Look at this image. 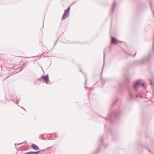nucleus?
<instances>
[{"instance_id":"nucleus-1","label":"nucleus","mask_w":154,"mask_h":154,"mask_svg":"<svg viewBox=\"0 0 154 154\" xmlns=\"http://www.w3.org/2000/svg\"><path fill=\"white\" fill-rule=\"evenodd\" d=\"M141 80H139L134 82L133 86V90L132 92H129V97L130 99H133L134 94H135L136 98H144L145 95L142 93L141 91L139 89V87L142 86L146 88L144 83L141 82Z\"/></svg>"},{"instance_id":"nucleus-2","label":"nucleus","mask_w":154,"mask_h":154,"mask_svg":"<svg viewBox=\"0 0 154 154\" xmlns=\"http://www.w3.org/2000/svg\"><path fill=\"white\" fill-rule=\"evenodd\" d=\"M122 111L121 109L119 107L118 112L116 111H111L109 114L108 115L107 118H106L107 121H111V123H114L117 119L120 116Z\"/></svg>"},{"instance_id":"nucleus-3","label":"nucleus","mask_w":154,"mask_h":154,"mask_svg":"<svg viewBox=\"0 0 154 154\" xmlns=\"http://www.w3.org/2000/svg\"><path fill=\"white\" fill-rule=\"evenodd\" d=\"M151 58V54H150L144 56L140 60L136 61L135 64L137 65L142 64L146 62L149 61Z\"/></svg>"},{"instance_id":"nucleus-4","label":"nucleus","mask_w":154,"mask_h":154,"mask_svg":"<svg viewBox=\"0 0 154 154\" xmlns=\"http://www.w3.org/2000/svg\"><path fill=\"white\" fill-rule=\"evenodd\" d=\"M70 9V6H69L65 11L62 18V20H64L68 18L69 16V13Z\"/></svg>"},{"instance_id":"nucleus-5","label":"nucleus","mask_w":154,"mask_h":154,"mask_svg":"<svg viewBox=\"0 0 154 154\" xmlns=\"http://www.w3.org/2000/svg\"><path fill=\"white\" fill-rule=\"evenodd\" d=\"M111 44H116L119 42H120L119 41H118L117 39L114 37H111Z\"/></svg>"},{"instance_id":"nucleus-6","label":"nucleus","mask_w":154,"mask_h":154,"mask_svg":"<svg viewBox=\"0 0 154 154\" xmlns=\"http://www.w3.org/2000/svg\"><path fill=\"white\" fill-rule=\"evenodd\" d=\"M41 78L45 80V82L47 84H48L49 80V76L48 75H46L44 76H42Z\"/></svg>"},{"instance_id":"nucleus-7","label":"nucleus","mask_w":154,"mask_h":154,"mask_svg":"<svg viewBox=\"0 0 154 154\" xmlns=\"http://www.w3.org/2000/svg\"><path fill=\"white\" fill-rule=\"evenodd\" d=\"M126 86V85L125 83L124 82H123L122 84H120L119 88L120 90V93H122L121 90L124 88Z\"/></svg>"},{"instance_id":"nucleus-8","label":"nucleus","mask_w":154,"mask_h":154,"mask_svg":"<svg viewBox=\"0 0 154 154\" xmlns=\"http://www.w3.org/2000/svg\"><path fill=\"white\" fill-rule=\"evenodd\" d=\"M31 147L34 149L38 150L39 149V148L37 145L35 144H32L31 145Z\"/></svg>"},{"instance_id":"nucleus-9","label":"nucleus","mask_w":154,"mask_h":154,"mask_svg":"<svg viewBox=\"0 0 154 154\" xmlns=\"http://www.w3.org/2000/svg\"><path fill=\"white\" fill-rule=\"evenodd\" d=\"M100 141H99L98 143V145L100 146L103 144V137L102 136L100 137Z\"/></svg>"},{"instance_id":"nucleus-10","label":"nucleus","mask_w":154,"mask_h":154,"mask_svg":"<svg viewBox=\"0 0 154 154\" xmlns=\"http://www.w3.org/2000/svg\"><path fill=\"white\" fill-rule=\"evenodd\" d=\"M116 5V2H115V1H114L113 2V4L112 5V7L111 9V13L112 14V12L114 11V10L115 8V6Z\"/></svg>"},{"instance_id":"nucleus-11","label":"nucleus","mask_w":154,"mask_h":154,"mask_svg":"<svg viewBox=\"0 0 154 154\" xmlns=\"http://www.w3.org/2000/svg\"><path fill=\"white\" fill-rule=\"evenodd\" d=\"M23 143H19V144H17L16 143L15 145V147L17 149H19L21 147V146H20L21 144H22Z\"/></svg>"},{"instance_id":"nucleus-12","label":"nucleus","mask_w":154,"mask_h":154,"mask_svg":"<svg viewBox=\"0 0 154 154\" xmlns=\"http://www.w3.org/2000/svg\"><path fill=\"white\" fill-rule=\"evenodd\" d=\"M118 98L117 97H116V99H115V100L114 101V102H113V103L112 104V108H113V107L114 106L115 104L117 103V102H118Z\"/></svg>"},{"instance_id":"nucleus-13","label":"nucleus","mask_w":154,"mask_h":154,"mask_svg":"<svg viewBox=\"0 0 154 154\" xmlns=\"http://www.w3.org/2000/svg\"><path fill=\"white\" fill-rule=\"evenodd\" d=\"M100 150L101 148L100 147H99L97 149L96 152L93 154H97L100 151Z\"/></svg>"},{"instance_id":"nucleus-14","label":"nucleus","mask_w":154,"mask_h":154,"mask_svg":"<svg viewBox=\"0 0 154 154\" xmlns=\"http://www.w3.org/2000/svg\"><path fill=\"white\" fill-rule=\"evenodd\" d=\"M149 80L150 82V85H152L154 83V79H149Z\"/></svg>"},{"instance_id":"nucleus-15","label":"nucleus","mask_w":154,"mask_h":154,"mask_svg":"<svg viewBox=\"0 0 154 154\" xmlns=\"http://www.w3.org/2000/svg\"><path fill=\"white\" fill-rule=\"evenodd\" d=\"M107 125V124H106L105 126V129H107L109 131H110V133H111V131H110V130H109L108 128L109 127V126H108V125Z\"/></svg>"},{"instance_id":"nucleus-16","label":"nucleus","mask_w":154,"mask_h":154,"mask_svg":"<svg viewBox=\"0 0 154 154\" xmlns=\"http://www.w3.org/2000/svg\"><path fill=\"white\" fill-rule=\"evenodd\" d=\"M40 152V151H38L36 152H33L32 151L33 154H38Z\"/></svg>"},{"instance_id":"nucleus-17","label":"nucleus","mask_w":154,"mask_h":154,"mask_svg":"<svg viewBox=\"0 0 154 154\" xmlns=\"http://www.w3.org/2000/svg\"><path fill=\"white\" fill-rule=\"evenodd\" d=\"M24 154H33V152L32 151H30L26 152Z\"/></svg>"},{"instance_id":"nucleus-18","label":"nucleus","mask_w":154,"mask_h":154,"mask_svg":"<svg viewBox=\"0 0 154 154\" xmlns=\"http://www.w3.org/2000/svg\"><path fill=\"white\" fill-rule=\"evenodd\" d=\"M24 68V66H22L20 69V71H22Z\"/></svg>"},{"instance_id":"nucleus-19","label":"nucleus","mask_w":154,"mask_h":154,"mask_svg":"<svg viewBox=\"0 0 154 154\" xmlns=\"http://www.w3.org/2000/svg\"><path fill=\"white\" fill-rule=\"evenodd\" d=\"M149 4L150 5L151 8L152 9V3L151 2H149Z\"/></svg>"},{"instance_id":"nucleus-20","label":"nucleus","mask_w":154,"mask_h":154,"mask_svg":"<svg viewBox=\"0 0 154 154\" xmlns=\"http://www.w3.org/2000/svg\"><path fill=\"white\" fill-rule=\"evenodd\" d=\"M106 49H105L104 50V60H105V51Z\"/></svg>"},{"instance_id":"nucleus-21","label":"nucleus","mask_w":154,"mask_h":154,"mask_svg":"<svg viewBox=\"0 0 154 154\" xmlns=\"http://www.w3.org/2000/svg\"><path fill=\"white\" fill-rule=\"evenodd\" d=\"M85 83H86L87 82V79H86V75H85Z\"/></svg>"},{"instance_id":"nucleus-22","label":"nucleus","mask_w":154,"mask_h":154,"mask_svg":"<svg viewBox=\"0 0 154 154\" xmlns=\"http://www.w3.org/2000/svg\"><path fill=\"white\" fill-rule=\"evenodd\" d=\"M59 137V136L57 137H55L54 136V138L53 139H57V138Z\"/></svg>"},{"instance_id":"nucleus-23","label":"nucleus","mask_w":154,"mask_h":154,"mask_svg":"<svg viewBox=\"0 0 154 154\" xmlns=\"http://www.w3.org/2000/svg\"><path fill=\"white\" fill-rule=\"evenodd\" d=\"M136 53H137V52H136V51L135 54L134 55L133 57H134L135 56V55L136 54Z\"/></svg>"},{"instance_id":"nucleus-24","label":"nucleus","mask_w":154,"mask_h":154,"mask_svg":"<svg viewBox=\"0 0 154 154\" xmlns=\"http://www.w3.org/2000/svg\"><path fill=\"white\" fill-rule=\"evenodd\" d=\"M126 79L127 81H129V79L128 78L126 77Z\"/></svg>"},{"instance_id":"nucleus-25","label":"nucleus","mask_w":154,"mask_h":154,"mask_svg":"<svg viewBox=\"0 0 154 154\" xmlns=\"http://www.w3.org/2000/svg\"><path fill=\"white\" fill-rule=\"evenodd\" d=\"M12 101H13V102H15V100H14V99H12Z\"/></svg>"},{"instance_id":"nucleus-26","label":"nucleus","mask_w":154,"mask_h":154,"mask_svg":"<svg viewBox=\"0 0 154 154\" xmlns=\"http://www.w3.org/2000/svg\"><path fill=\"white\" fill-rule=\"evenodd\" d=\"M57 132H54V134H57Z\"/></svg>"},{"instance_id":"nucleus-27","label":"nucleus","mask_w":154,"mask_h":154,"mask_svg":"<svg viewBox=\"0 0 154 154\" xmlns=\"http://www.w3.org/2000/svg\"><path fill=\"white\" fill-rule=\"evenodd\" d=\"M16 103H17L18 105V103H19L18 102V101H17L16 102Z\"/></svg>"},{"instance_id":"nucleus-28","label":"nucleus","mask_w":154,"mask_h":154,"mask_svg":"<svg viewBox=\"0 0 154 154\" xmlns=\"http://www.w3.org/2000/svg\"><path fill=\"white\" fill-rule=\"evenodd\" d=\"M57 44V42L54 44V46H55Z\"/></svg>"},{"instance_id":"nucleus-29","label":"nucleus","mask_w":154,"mask_h":154,"mask_svg":"<svg viewBox=\"0 0 154 154\" xmlns=\"http://www.w3.org/2000/svg\"><path fill=\"white\" fill-rule=\"evenodd\" d=\"M41 136L44 137V134H42L41 135Z\"/></svg>"},{"instance_id":"nucleus-30","label":"nucleus","mask_w":154,"mask_h":154,"mask_svg":"<svg viewBox=\"0 0 154 154\" xmlns=\"http://www.w3.org/2000/svg\"><path fill=\"white\" fill-rule=\"evenodd\" d=\"M85 88H89L88 87H87L86 86H85Z\"/></svg>"},{"instance_id":"nucleus-31","label":"nucleus","mask_w":154,"mask_h":154,"mask_svg":"<svg viewBox=\"0 0 154 154\" xmlns=\"http://www.w3.org/2000/svg\"><path fill=\"white\" fill-rule=\"evenodd\" d=\"M104 146L105 147H106V146H107V145H104Z\"/></svg>"},{"instance_id":"nucleus-32","label":"nucleus","mask_w":154,"mask_h":154,"mask_svg":"<svg viewBox=\"0 0 154 154\" xmlns=\"http://www.w3.org/2000/svg\"><path fill=\"white\" fill-rule=\"evenodd\" d=\"M109 47H110V48H111V46L110 45V46Z\"/></svg>"},{"instance_id":"nucleus-33","label":"nucleus","mask_w":154,"mask_h":154,"mask_svg":"<svg viewBox=\"0 0 154 154\" xmlns=\"http://www.w3.org/2000/svg\"><path fill=\"white\" fill-rule=\"evenodd\" d=\"M153 16H154V11L153 12Z\"/></svg>"},{"instance_id":"nucleus-34","label":"nucleus","mask_w":154,"mask_h":154,"mask_svg":"<svg viewBox=\"0 0 154 154\" xmlns=\"http://www.w3.org/2000/svg\"><path fill=\"white\" fill-rule=\"evenodd\" d=\"M19 98H18V99L17 100H19Z\"/></svg>"},{"instance_id":"nucleus-35","label":"nucleus","mask_w":154,"mask_h":154,"mask_svg":"<svg viewBox=\"0 0 154 154\" xmlns=\"http://www.w3.org/2000/svg\"><path fill=\"white\" fill-rule=\"evenodd\" d=\"M51 134H52V135H53V133H51Z\"/></svg>"},{"instance_id":"nucleus-36","label":"nucleus","mask_w":154,"mask_h":154,"mask_svg":"<svg viewBox=\"0 0 154 154\" xmlns=\"http://www.w3.org/2000/svg\"><path fill=\"white\" fill-rule=\"evenodd\" d=\"M149 152L150 151V150H149Z\"/></svg>"},{"instance_id":"nucleus-37","label":"nucleus","mask_w":154,"mask_h":154,"mask_svg":"<svg viewBox=\"0 0 154 154\" xmlns=\"http://www.w3.org/2000/svg\"><path fill=\"white\" fill-rule=\"evenodd\" d=\"M103 65H104V64H103Z\"/></svg>"},{"instance_id":"nucleus-38","label":"nucleus","mask_w":154,"mask_h":154,"mask_svg":"<svg viewBox=\"0 0 154 154\" xmlns=\"http://www.w3.org/2000/svg\"><path fill=\"white\" fill-rule=\"evenodd\" d=\"M45 139H46L45 138L44 139V140H45Z\"/></svg>"}]
</instances>
